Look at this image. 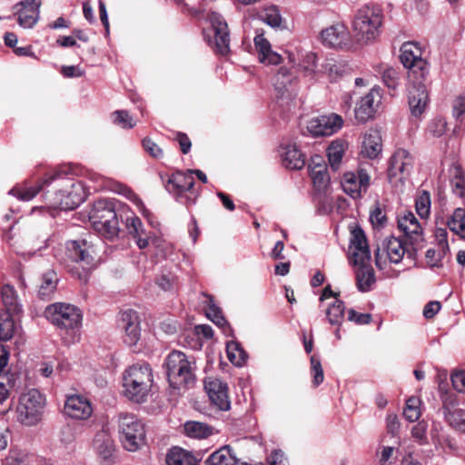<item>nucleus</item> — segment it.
I'll return each instance as SVG.
<instances>
[{
  "mask_svg": "<svg viewBox=\"0 0 465 465\" xmlns=\"http://www.w3.org/2000/svg\"><path fill=\"white\" fill-rule=\"evenodd\" d=\"M406 252L405 244L401 240L394 236L387 237L378 244L375 252L376 266L382 270L388 262L399 263Z\"/></svg>",
  "mask_w": 465,
  "mask_h": 465,
  "instance_id": "12",
  "label": "nucleus"
},
{
  "mask_svg": "<svg viewBox=\"0 0 465 465\" xmlns=\"http://www.w3.org/2000/svg\"><path fill=\"white\" fill-rule=\"evenodd\" d=\"M150 242L156 249V255L167 257L173 252V244L159 236L151 235Z\"/></svg>",
  "mask_w": 465,
  "mask_h": 465,
  "instance_id": "53",
  "label": "nucleus"
},
{
  "mask_svg": "<svg viewBox=\"0 0 465 465\" xmlns=\"http://www.w3.org/2000/svg\"><path fill=\"white\" fill-rule=\"evenodd\" d=\"M447 123L445 119L434 118L428 125V132L434 137H440L445 134Z\"/></svg>",
  "mask_w": 465,
  "mask_h": 465,
  "instance_id": "58",
  "label": "nucleus"
},
{
  "mask_svg": "<svg viewBox=\"0 0 465 465\" xmlns=\"http://www.w3.org/2000/svg\"><path fill=\"white\" fill-rule=\"evenodd\" d=\"M451 382L453 388L459 391L465 393V371H459L451 375Z\"/></svg>",
  "mask_w": 465,
  "mask_h": 465,
  "instance_id": "61",
  "label": "nucleus"
},
{
  "mask_svg": "<svg viewBox=\"0 0 465 465\" xmlns=\"http://www.w3.org/2000/svg\"><path fill=\"white\" fill-rule=\"evenodd\" d=\"M311 373L313 377V385L319 386L324 380V374L321 361L316 356L311 357Z\"/></svg>",
  "mask_w": 465,
  "mask_h": 465,
  "instance_id": "54",
  "label": "nucleus"
},
{
  "mask_svg": "<svg viewBox=\"0 0 465 465\" xmlns=\"http://www.w3.org/2000/svg\"><path fill=\"white\" fill-rule=\"evenodd\" d=\"M465 113V96L457 97L452 104V114L459 119Z\"/></svg>",
  "mask_w": 465,
  "mask_h": 465,
  "instance_id": "64",
  "label": "nucleus"
},
{
  "mask_svg": "<svg viewBox=\"0 0 465 465\" xmlns=\"http://www.w3.org/2000/svg\"><path fill=\"white\" fill-rule=\"evenodd\" d=\"M322 44L335 49H351L353 45L348 28L343 24L332 25L321 34Z\"/></svg>",
  "mask_w": 465,
  "mask_h": 465,
  "instance_id": "17",
  "label": "nucleus"
},
{
  "mask_svg": "<svg viewBox=\"0 0 465 465\" xmlns=\"http://www.w3.org/2000/svg\"><path fill=\"white\" fill-rule=\"evenodd\" d=\"M299 67L306 74H313L316 69V54L312 52L306 53L299 63Z\"/></svg>",
  "mask_w": 465,
  "mask_h": 465,
  "instance_id": "57",
  "label": "nucleus"
},
{
  "mask_svg": "<svg viewBox=\"0 0 465 465\" xmlns=\"http://www.w3.org/2000/svg\"><path fill=\"white\" fill-rule=\"evenodd\" d=\"M442 411L448 424L459 431H465V410L456 408L457 397L447 391L440 395Z\"/></svg>",
  "mask_w": 465,
  "mask_h": 465,
  "instance_id": "16",
  "label": "nucleus"
},
{
  "mask_svg": "<svg viewBox=\"0 0 465 465\" xmlns=\"http://www.w3.org/2000/svg\"><path fill=\"white\" fill-rule=\"evenodd\" d=\"M416 212L421 219H426L430 213V195L429 192L423 191L418 195L415 201Z\"/></svg>",
  "mask_w": 465,
  "mask_h": 465,
  "instance_id": "49",
  "label": "nucleus"
},
{
  "mask_svg": "<svg viewBox=\"0 0 465 465\" xmlns=\"http://www.w3.org/2000/svg\"><path fill=\"white\" fill-rule=\"evenodd\" d=\"M163 368L170 387L173 390H185L195 381V361L181 351H173L165 358Z\"/></svg>",
  "mask_w": 465,
  "mask_h": 465,
  "instance_id": "3",
  "label": "nucleus"
},
{
  "mask_svg": "<svg viewBox=\"0 0 465 465\" xmlns=\"http://www.w3.org/2000/svg\"><path fill=\"white\" fill-rule=\"evenodd\" d=\"M45 318L60 330L71 331L73 335L79 330L82 324L81 311L74 305L55 302L46 307Z\"/></svg>",
  "mask_w": 465,
  "mask_h": 465,
  "instance_id": "7",
  "label": "nucleus"
},
{
  "mask_svg": "<svg viewBox=\"0 0 465 465\" xmlns=\"http://www.w3.org/2000/svg\"><path fill=\"white\" fill-rule=\"evenodd\" d=\"M348 149V143L341 139L332 141L327 148V157L330 167L332 171H338L342 163V158L346 150Z\"/></svg>",
  "mask_w": 465,
  "mask_h": 465,
  "instance_id": "31",
  "label": "nucleus"
},
{
  "mask_svg": "<svg viewBox=\"0 0 465 465\" xmlns=\"http://www.w3.org/2000/svg\"><path fill=\"white\" fill-rule=\"evenodd\" d=\"M345 305L341 300L334 301L326 309V317L331 325L341 326L344 318Z\"/></svg>",
  "mask_w": 465,
  "mask_h": 465,
  "instance_id": "42",
  "label": "nucleus"
},
{
  "mask_svg": "<svg viewBox=\"0 0 465 465\" xmlns=\"http://www.w3.org/2000/svg\"><path fill=\"white\" fill-rule=\"evenodd\" d=\"M411 83L409 87V105L411 115L419 117L422 114L428 103V92L424 80L409 79Z\"/></svg>",
  "mask_w": 465,
  "mask_h": 465,
  "instance_id": "21",
  "label": "nucleus"
},
{
  "mask_svg": "<svg viewBox=\"0 0 465 465\" xmlns=\"http://www.w3.org/2000/svg\"><path fill=\"white\" fill-rule=\"evenodd\" d=\"M414 158L412 154L404 148H398L390 159L388 176L391 182L401 181L409 175L413 168Z\"/></svg>",
  "mask_w": 465,
  "mask_h": 465,
  "instance_id": "14",
  "label": "nucleus"
},
{
  "mask_svg": "<svg viewBox=\"0 0 465 465\" xmlns=\"http://www.w3.org/2000/svg\"><path fill=\"white\" fill-rule=\"evenodd\" d=\"M370 221L375 227H383L386 223V215L383 210L377 204L370 213Z\"/></svg>",
  "mask_w": 465,
  "mask_h": 465,
  "instance_id": "59",
  "label": "nucleus"
},
{
  "mask_svg": "<svg viewBox=\"0 0 465 465\" xmlns=\"http://www.w3.org/2000/svg\"><path fill=\"white\" fill-rule=\"evenodd\" d=\"M21 6L17 11V22L23 28H32L40 17L41 0H25L18 3L15 7Z\"/></svg>",
  "mask_w": 465,
  "mask_h": 465,
  "instance_id": "24",
  "label": "nucleus"
},
{
  "mask_svg": "<svg viewBox=\"0 0 465 465\" xmlns=\"http://www.w3.org/2000/svg\"><path fill=\"white\" fill-rule=\"evenodd\" d=\"M114 186L115 187L114 190L117 193L122 194L134 202L144 216L147 217L149 215V211L146 210L143 201L134 193L131 188L120 183H116Z\"/></svg>",
  "mask_w": 465,
  "mask_h": 465,
  "instance_id": "47",
  "label": "nucleus"
},
{
  "mask_svg": "<svg viewBox=\"0 0 465 465\" xmlns=\"http://www.w3.org/2000/svg\"><path fill=\"white\" fill-rule=\"evenodd\" d=\"M269 465H288V460L281 450H273L268 457Z\"/></svg>",
  "mask_w": 465,
  "mask_h": 465,
  "instance_id": "63",
  "label": "nucleus"
},
{
  "mask_svg": "<svg viewBox=\"0 0 465 465\" xmlns=\"http://www.w3.org/2000/svg\"><path fill=\"white\" fill-rule=\"evenodd\" d=\"M12 313L0 314V341H9L14 334L15 323Z\"/></svg>",
  "mask_w": 465,
  "mask_h": 465,
  "instance_id": "48",
  "label": "nucleus"
},
{
  "mask_svg": "<svg viewBox=\"0 0 465 465\" xmlns=\"http://www.w3.org/2000/svg\"><path fill=\"white\" fill-rule=\"evenodd\" d=\"M94 411L90 400L81 394L66 395L64 414L69 419L75 420H85L91 417Z\"/></svg>",
  "mask_w": 465,
  "mask_h": 465,
  "instance_id": "15",
  "label": "nucleus"
},
{
  "mask_svg": "<svg viewBox=\"0 0 465 465\" xmlns=\"http://www.w3.org/2000/svg\"><path fill=\"white\" fill-rule=\"evenodd\" d=\"M348 320L353 322L356 324L363 325L368 324L371 320L370 313H359L353 309L348 311Z\"/></svg>",
  "mask_w": 465,
  "mask_h": 465,
  "instance_id": "60",
  "label": "nucleus"
},
{
  "mask_svg": "<svg viewBox=\"0 0 465 465\" xmlns=\"http://www.w3.org/2000/svg\"><path fill=\"white\" fill-rule=\"evenodd\" d=\"M143 146L144 150L153 157L160 158L163 155L162 149L150 138H144L143 140Z\"/></svg>",
  "mask_w": 465,
  "mask_h": 465,
  "instance_id": "62",
  "label": "nucleus"
},
{
  "mask_svg": "<svg viewBox=\"0 0 465 465\" xmlns=\"http://www.w3.org/2000/svg\"><path fill=\"white\" fill-rule=\"evenodd\" d=\"M1 296L5 312L3 313L16 314L20 312V305L18 303L17 295L15 288L12 285L5 284L2 287Z\"/></svg>",
  "mask_w": 465,
  "mask_h": 465,
  "instance_id": "38",
  "label": "nucleus"
},
{
  "mask_svg": "<svg viewBox=\"0 0 465 465\" xmlns=\"http://www.w3.org/2000/svg\"><path fill=\"white\" fill-rule=\"evenodd\" d=\"M125 226L128 233L135 240L140 249H145L150 244V236L146 233L142 221L134 213L126 215Z\"/></svg>",
  "mask_w": 465,
  "mask_h": 465,
  "instance_id": "27",
  "label": "nucleus"
},
{
  "mask_svg": "<svg viewBox=\"0 0 465 465\" xmlns=\"http://www.w3.org/2000/svg\"><path fill=\"white\" fill-rule=\"evenodd\" d=\"M168 183L172 184L173 188L177 190V193L179 194L181 201H183V198L184 197L186 199L185 203H194L196 196L189 197L187 195H183V193L190 192L194 185V180L191 175L190 171H188V173H177L173 174L169 179Z\"/></svg>",
  "mask_w": 465,
  "mask_h": 465,
  "instance_id": "30",
  "label": "nucleus"
},
{
  "mask_svg": "<svg viewBox=\"0 0 465 465\" xmlns=\"http://www.w3.org/2000/svg\"><path fill=\"white\" fill-rule=\"evenodd\" d=\"M58 278L54 271L48 270L43 274L42 282L39 287V296L48 299L56 290Z\"/></svg>",
  "mask_w": 465,
  "mask_h": 465,
  "instance_id": "40",
  "label": "nucleus"
},
{
  "mask_svg": "<svg viewBox=\"0 0 465 465\" xmlns=\"http://www.w3.org/2000/svg\"><path fill=\"white\" fill-rule=\"evenodd\" d=\"M94 230L105 239L113 240L118 236L119 223L114 205L111 201H97L89 214Z\"/></svg>",
  "mask_w": 465,
  "mask_h": 465,
  "instance_id": "6",
  "label": "nucleus"
},
{
  "mask_svg": "<svg viewBox=\"0 0 465 465\" xmlns=\"http://www.w3.org/2000/svg\"><path fill=\"white\" fill-rule=\"evenodd\" d=\"M45 406L44 396L35 389L21 395L16 407L17 420L25 426L37 424L42 418Z\"/></svg>",
  "mask_w": 465,
  "mask_h": 465,
  "instance_id": "9",
  "label": "nucleus"
},
{
  "mask_svg": "<svg viewBox=\"0 0 465 465\" xmlns=\"http://www.w3.org/2000/svg\"><path fill=\"white\" fill-rule=\"evenodd\" d=\"M448 226L461 238H465V210L457 208L448 221Z\"/></svg>",
  "mask_w": 465,
  "mask_h": 465,
  "instance_id": "45",
  "label": "nucleus"
},
{
  "mask_svg": "<svg viewBox=\"0 0 465 465\" xmlns=\"http://www.w3.org/2000/svg\"><path fill=\"white\" fill-rule=\"evenodd\" d=\"M119 437L125 450L135 451L144 444V425L134 414H121L119 417Z\"/></svg>",
  "mask_w": 465,
  "mask_h": 465,
  "instance_id": "8",
  "label": "nucleus"
},
{
  "mask_svg": "<svg viewBox=\"0 0 465 465\" xmlns=\"http://www.w3.org/2000/svg\"><path fill=\"white\" fill-rule=\"evenodd\" d=\"M342 125L341 116L331 114L312 119L308 123L307 129L313 136H329L338 132Z\"/></svg>",
  "mask_w": 465,
  "mask_h": 465,
  "instance_id": "18",
  "label": "nucleus"
},
{
  "mask_svg": "<svg viewBox=\"0 0 465 465\" xmlns=\"http://www.w3.org/2000/svg\"><path fill=\"white\" fill-rule=\"evenodd\" d=\"M381 103V88L376 86L372 87L366 95L361 97L357 108L355 109L356 118L362 123L372 118Z\"/></svg>",
  "mask_w": 465,
  "mask_h": 465,
  "instance_id": "22",
  "label": "nucleus"
},
{
  "mask_svg": "<svg viewBox=\"0 0 465 465\" xmlns=\"http://www.w3.org/2000/svg\"><path fill=\"white\" fill-rule=\"evenodd\" d=\"M420 400L415 397H411L407 400L406 407L403 411V416L405 417L406 420H408L411 422H413L420 418Z\"/></svg>",
  "mask_w": 465,
  "mask_h": 465,
  "instance_id": "51",
  "label": "nucleus"
},
{
  "mask_svg": "<svg viewBox=\"0 0 465 465\" xmlns=\"http://www.w3.org/2000/svg\"><path fill=\"white\" fill-rule=\"evenodd\" d=\"M310 175L314 187L318 190L326 188L330 182L327 167L325 165L315 164L310 166Z\"/></svg>",
  "mask_w": 465,
  "mask_h": 465,
  "instance_id": "41",
  "label": "nucleus"
},
{
  "mask_svg": "<svg viewBox=\"0 0 465 465\" xmlns=\"http://www.w3.org/2000/svg\"><path fill=\"white\" fill-rule=\"evenodd\" d=\"M398 227L411 241L422 240V226L412 212L404 211L398 216Z\"/></svg>",
  "mask_w": 465,
  "mask_h": 465,
  "instance_id": "26",
  "label": "nucleus"
},
{
  "mask_svg": "<svg viewBox=\"0 0 465 465\" xmlns=\"http://www.w3.org/2000/svg\"><path fill=\"white\" fill-rule=\"evenodd\" d=\"M206 316L218 327L222 328L225 334L231 331L230 326L227 324L226 320L222 314V311L217 307L213 300H210L208 307L206 309Z\"/></svg>",
  "mask_w": 465,
  "mask_h": 465,
  "instance_id": "44",
  "label": "nucleus"
},
{
  "mask_svg": "<svg viewBox=\"0 0 465 465\" xmlns=\"http://www.w3.org/2000/svg\"><path fill=\"white\" fill-rule=\"evenodd\" d=\"M204 388L211 401L221 411H228L231 402L228 397L227 384L217 378L208 377L204 381Z\"/></svg>",
  "mask_w": 465,
  "mask_h": 465,
  "instance_id": "20",
  "label": "nucleus"
},
{
  "mask_svg": "<svg viewBox=\"0 0 465 465\" xmlns=\"http://www.w3.org/2000/svg\"><path fill=\"white\" fill-rule=\"evenodd\" d=\"M439 237H441L439 241V247L440 250L437 251L435 249H429L426 252L425 257L427 260V263L430 267L440 266V262L441 259L445 256L447 252L449 251L448 242L446 240V231L440 230Z\"/></svg>",
  "mask_w": 465,
  "mask_h": 465,
  "instance_id": "36",
  "label": "nucleus"
},
{
  "mask_svg": "<svg viewBox=\"0 0 465 465\" xmlns=\"http://www.w3.org/2000/svg\"><path fill=\"white\" fill-rule=\"evenodd\" d=\"M153 382V369L148 363L134 364L123 374L124 394L134 402H144L151 391Z\"/></svg>",
  "mask_w": 465,
  "mask_h": 465,
  "instance_id": "4",
  "label": "nucleus"
},
{
  "mask_svg": "<svg viewBox=\"0 0 465 465\" xmlns=\"http://www.w3.org/2000/svg\"><path fill=\"white\" fill-rule=\"evenodd\" d=\"M382 80L389 89L395 90L399 85V73L394 68H386L382 74Z\"/></svg>",
  "mask_w": 465,
  "mask_h": 465,
  "instance_id": "55",
  "label": "nucleus"
},
{
  "mask_svg": "<svg viewBox=\"0 0 465 465\" xmlns=\"http://www.w3.org/2000/svg\"><path fill=\"white\" fill-rule=\"evenodd\" d=\"M295 76L286 67H281L274 76L273 85L277 98H290L296 96L297 92L294 84Z\"/></svg>",
  "mask_w": 465,
  "mask_h": 465,
  "instance_id": "23",
  "label": "nucleus"
},
{
  "mask_svg": "<svg viewBox=\"0 0 465 465\" xmlns=\"http://www.w3.org/2000/svg\"><path fill=\"white\" fill-rule=\"evenodd\" d=\"M40 192H44L46 204L54 209L73 210L86 197L82 182L68 176L63 172L47 174L35 184L25 183L13 188L9 193L22 201H30Z\"/></svg>",
  "mask_w": 465,
  "mask_h": 465,
  "instance_id": "1",
  "label": "nucleus"
},
{
  "mask_svg": "<svg viewBox=\"0 0 465 465\" xmlns=\"http://www.w3.org/2000/svg\"><path fill=\"white\" fill-rule=\"evenodd\" d=\"M238 462L239 460L232 449L225 445L211 454L204 461V465H237Z\"/></svg>",
  "mask_w": 465,
  "mask_h": 465,
  "instance_id": "32",
  "label": "nucleus"
},
{
  "mask_svg": "<svg viewBox=\"0 0 465 465\" xmlns=\"http://www.w3.org/2000/svg\"><path fill=\"white\" fill-rule=\"evenodd\" d=\"M259 16L262 22L274 28L280 27L282 24V16L276 5L265 6Z\"/></svg>",
  "mask_w": 465,
  "mask_h": 465,
  "instance_id": "46",
  "label": "nucleus"
},
{
  "mask_svg": "<svg viewBox=\"0 0 465 465\" xmlns=\"http://www.w3.org/2000/svg\"><path fill=\"white\" fill-rule=\"evenodd\" d=\"M208 19L214 32L215 52L221 55H226L230 51V36L227 23L217 13H211Z\"/></svg>",
  "mask_w": 465,
  "mask_h": 465,
  "instance_id": "19",
  "label": "nucleus"
},
{
  "mask_svg": "<svg viewBox=\"0 0 465 465\" xmlns=\"http://www.w3.org/2000/svg\"><path fill=\"white\" fill-rule=\"evenodd\" d=\"M15 381L14 374L0 371V403H3L9 397L10 390L15 386Z\"/></svg>",
  "mask_w": 465,
  "mask_h": 465,
  "instance_id": "52",
  "label": "nucleus"
},
{
  "mask_svg": "<svg viewBox=\"0 0 465 465\" xmlns=\"http://www.w3.org/2000/svg\"><path fill=\"white\" fill-rule=\"evenodd\" d=\"M450 183L452 186L453 193L460 196L463 197L465 195V173L460 167V165L457 163H453L450 170Z\"/></svg>",
  "mask_w": 465,
  "mask_h": 465,
  "instance_id": "39",
  "label": "nucleus"
},
{
  "mask_svg": "<svg viewBox=\"0 0 465 465\" xmlns=\"http://www.w3.org/2000/svg\"><path fill=\"white\" fill-rule=\"evenodd\" d=\"M351 235L350 262L353 266L358 267L355 273L359 291L366 292L371 291L376 282L374 270L371 265V252L365 233L361 227L353 228Z\"/></svg>",
  "mask_w": 465,
  "mask_h": 465,
  "instance_id": "2",
  "label": "nucleus"
},
{
  "mask_svg": "<svg viewBox=\"0 0 465 465\" xmlns=\"http://www.w3.org/2000/svg\"><path fill=\"white\" fill-rule=\"evenodd\" d=\"M229 361L235 366H242L247 360V353L238 342L230 341L226 346Z\"/></svg>",
  "mask_w": 465,
  "mask_h": 465,
  "instance_id": "43",
  "label": "nucleus"
},
{
  "mask_svg": "<svg viewBox=\"0 0 465 465\" xmlns=\"http://www.w3.org/2000/svg\"><path fill=\"white\" fill-rule=\"evenodd\" d=\"M254 45L261 63L265 64H279L282 62V56L272 50L271 44L264 37L263 34H259L254 37Z\"/></svg>",
  "mask_w": 465,
  "mask_h": 465,
  "instance_id": "28",
  "label": "nucleus"
},
{
  "mask_svg": "<svg viewBox=\"0 0 465 465\" xmlns=\"http://www.w3.org/2000/svg\"><path fill=\"white\" fill-rule=\"evenodd\" d=\"M381 25V10L374 5H363L358 9L352 22V31L356 41L361 45L372 42L379 35Z\"/></svg>",
  "mask_w": 465,
  "mask_h": 465,
  "instance_id": "5",
  "label": "nucleus"
},
{
  "mask_svg": "<svg viewBox=\"0 0 465 465\" xmlns=\"http://www.w3.org/2000/svg\"><path fill=\"white\" fill-rule=\"evenodd\" d=\"M94 448L104 460H109L114 452V442L105 431H99L94 439Z\"/></svg>",
  "mask_w": 465,
  "mask_h": 465,
  "instance_id": "35",
  "label": "nucleus"
},
{
  "mask_svg": "<svg viewBox=\"0 0 465 465\" xmlns=\"http://www.w3.org/2000/svg\"><path fill=\"white\" fill-rule=\"evenodd\" d=\"M281 155L283 165L288 169L300 170L305 164V156L295 143L282 144Z\"/></svg>",
  "mask_w": 465,
  "mask_h": 465,
  "instance_id": "29",
  "label": "nucleus"
},
{
  "mask_svg": "<svg viewBox=\"0 0 465 465\" xmlns=\"http://www.w3.org/2000/svg\"><path fill=\"white\" fill-rule=\"evenodd\" d=\"M112 121L114 124L130 129L136 125V121L125 110H117L111 114Z\"/></svg>",
  "mask_w": 465,
  "mask_h": 465,
  "instance_id": "50",
  "label": "nucleus"
},
{
  "mask_svg": "<svg viewBox=\"0 0 465 465\" xmlns=\"http://www.w3.org/2000/svg\"><path fill=\"white\" fill-rule=\"evenodd\" d=\"M65 250L66 257L75 262L83 271L82 272H75L77 277L80 280H86L88 272L95 266L93 244L84 239L68 241Z\"/></svg>",
  "mask_w": 465,
  "mask_h": 465,
  "instance_id": "11",
  "label": "nucleus"
},
{
  "mask_svg": "<svg viewBox=\"0 0 465 465\" xmlns=\"http://www.w3.org/2000/svg\"><path fill=\"white\" fill-rule=\"evenodd\" d=\"M381 153V140L378 133L366 134L363 137L361 153L370 158L376 159Z\"/></svg>",
  "mask_w": 465,
  "mask_h": 465,
  "instance_id": "34",
  "label": "nucleus"
},
{
  "mask_svg": "<svg viewBox=\"0 0 465 465\" xmlns=\"http://www.w3.org/2000/svg\"><path fill=\"white\" fill-rule=\"evenodd\" d=\"M184 432L190 438L206 439L213 434L214 430L206 423L191 420L185 422Z\"/></svg>",
  "mask_w": 465,
  "mask_h": 465,
  "instance_id": "37",
  "label": "nucleus"
},
{
  "mask_svg": "<svg viewBox=\"0 0 465 465\" xmlns=\"http://www.w3.org/2000/svg\"><path fill=\"white\" fill-rule=\"evenodd\" d=\"M423 50L416 42L404 43L401 47V61L408 69L409 79L425 80L429 74V64L422 58Z\"/></svg>",
  "mask_w": 465,
  "mask_h": 465,
  "instance_id": "10",
  "label": "nucleus"
},
{
  "mask_svg": "<svg viewBox=\"0 0 465 465\" xmlns=\"http://www.w3.org/2000/svg\"><path fill=\"white\" fill-rule=\"evenodd\" d=\"M121 327L124 330V342L129 346H134L140 339L139 317L136 312L128 310L121 315Z\"/></svg>",
  "mask_w": 465,
  "mask_h": 465,
  "instance_id": "25",
  "label": "nucleus"
},
{
  "mask_svg": "<svg viewBox=\"0 0 465 465\" xmlns=\"http://www.w3.org/2000/svg\"><path fill=\"white\" fill-rule=\"evenodd\" d=\"M198 462L192 452L180 447H173L166 455L167 465H197Z\"/></svg>",
  "mask_w": 465,
  "mask_h": 465,
  "instance_id": "33",
  "label": "nucleus"
},
{
  "mask_svg": "<svg viewBox=\"0 0 465 465\" xmlns=\"http://www.w3.org/2000/svg\"><path fill=\"white\" fill-rule=\"evenodd\" d=\"M428 424L425 420L419 421L411 429V436L420 444H425L427 440Z\"/></svg>",
  "mask_w": 465,
  "mask_h": 465,
  "instance_id": "56",
  "label": "nucleus"
},
{
  "mask_svg": "<svg viewBox=\"0 0 465 465\" xmlns=\"http://www.w3.org/2000/svg\"><path fill=\"white\" fill-rule=\"evenodd\" d=\"M370 185L371 176L362 167H359L355 172H346L341 181L343 192L352 199H361Z\"/></svg>",
  "mask_w": 465,
  "mask_h": 465,
  "instance_id": "13",
  "label": "nucleus"
}]
</instances>
